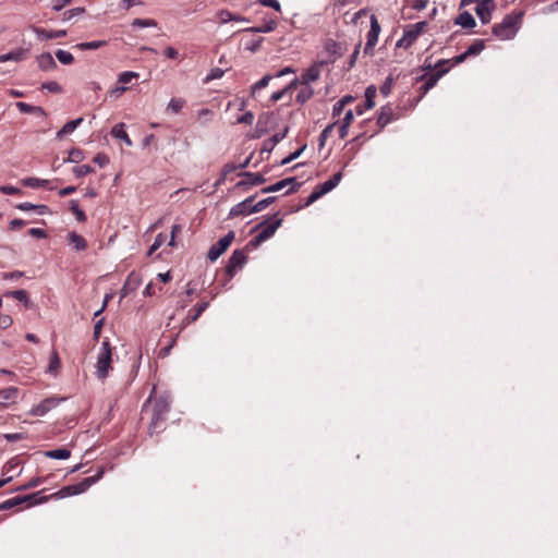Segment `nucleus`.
Instances as JSON below:
<instances>
[{
    "mask_svg": "<svg viewBox=\"0 0 558 558\" xmlns=\"http://www.w3.org/2000/svg\"><path fill=\"white\" fill-rule=\"evenodd\" d=\"M522 16V12L507 14L499 24L494 25L493 35L500 40L512 39L521 26Z\"/></svg>",
    "mask_w": 558,
    "mask_h": 558,
    "instance_id": "nucleus-1",
    "label": "nucleus"
},
{
    "mask_svg": "<svg viewBox=\"0 0 558 558\" xmlns=\"http://www.w3.org/2000/svg\"><path fill=\"white\" fill-rule=\"evenodd\" d=\"M282 218L279 213L272 215L269 219L258 223L253 231L259 230V232L250 241V244L254 247L259 246L263 242L270 239L277 229L281 226Z\"/></svg>",
    "mask_w": 558,
    "mask_h": 558,
    "instance_id": "nucleus-2",
    "label": "nucleus"
},
{
    "mask_svg": "<svg viewBox=\"0 0 558 558\" xmlns=\"http://www.w3.org/2000/svg\"><path fill=\"white\" fill-rule=\"evenodd\" d=\"M171 397L168 393L160 395L154 401L149 433L153 434L159 428V424L167 420L170 411Z\"/></svg>",
    "mask_w": 558,
    "mask_h": 558,
    "instance_id": "nucleus-3",
    "label": "nucleus"
},
{
    "mask_svg": "<svg viewBox=\"0 0 558 558\" xmlns=\"http://www.w3.org/2000/svg\"><path fill=\"white\" fill-rule=\"evenodd\" d=\"M112 350L109 341L101 343L96 362V376L99 380H105L111 369Z\"/></svg>",
    "mask_w": 558,
    "mask_h": 558,
    "instance_id": "nucleus-4",
    "label": "nucleus"
},
{
    "mask_svg": "<svg viewBox=\"0 0 558 558\" xmlns=\"http://www.w3.org/2000/svg\"><path fill=\"white\" fill-rule=\"evenodd\" d=\"M342 173L337 172L335 173L330 179L325 181L324 183L317 185L313 192L307 196L305 206H310L317 199H319L322 196L327 194L328 192L332 191L341 181Z\"/></svg>",
    "mask_w": 558,
    "mask_h": 558,
    "instance_id": "nucleus-5",
    "label": "nucleus"
},
{
    "mask_svg": "<svg viewBox=\"0 0 558 558\" xmlns=\"http://www.w3.org/2000/svg\"><path fill=\"white\" fill-rule=\"evenodd\" d=\"M427 22L425 21L407 26L403 32V36L398 40L397 46L404 48L410 47L418 38V36L425 32Z\"/></svg>",
    "mask_w": 558,
    "mask_h": 558,
    "instance_id": "nucleus-6",
    "label": "nucleus"
},
{
    "mask_svg": "<svg viewBox=\"0 0 558 558\" xmlns=\"http://www.w3.org/2000/svg\"><path fill=\"white\" fill-rule=\"evenodd\" d=\"M448 62H450V61L449 60H439L435 65V69L437 70L436 72L430 73V74H424L421 77V80L423 81V84L421 86V89L423 90V93H427L430 88H433L437 84L439 78L449 71L448 68L441 69V65H444Z\"/></svg>",
    "mask_w": 558,
    "mask_h": 558,
    "instance_id": "nucleus-7",
    "label": "nucleus"
},
{
    "mask_svg": "<svg viewBox=\"0 0 558 558\" xmlns=\"http://www.w3.org/2000/svg\"><path fill=\"white\" fill-rule=\"evenodd\" d=\"M234 231H229L225 236H222L217 243L211 245L207 253V258L211 262L217 260L230 246L232 241L234 240Z\"/></svg>",
    "mask_w": 558,
    "mask_h": 558,
    "instance_id": "nucleus-8",
    "label": "nucleus"
},
{
    "mask_svg": "<svg viewBox=\"0 0 558 558\" xmlns=\"http://www.w3.org/2000/svg\"><path fill=\"white\" fill-rule=\"evenodd\" d=\"M246 259L247 257L244 251L235 250L228 259V263L226 265V274L229 277H233L238 270L242 269V267L246 263Z\"/></svg>",
    "mask_w": 558,
    "mask_h": 558,
    "instance_id": "nucleus-9",
    "label": "nucleus"
},
{
    "mask_svg": "<svg viewBox=\"0 0 558 558\" xmlns=\"http://www.w3.org/2000/svg\"><path fill=\"white\" fill-rule=\"evenodd\" d=\"M333 60L335 59L315 62L301 75L300 78H298L299 83L302 85H310V83L317 81L320 76L322 66L327 62H332Z\"/></svg>",
    "mask_w": 558,
    "mask_h": 558,
    "instance_id": "nucleus-10",
    "label": "nucleus"
},
{
    "mask_svg": "<svg viewBox=\"0 0 558 558\" xmlns=\"http://www.w3.org/2000/svg\"><path fill=\"white\" fill-rule=\"evenodd\" d=\"M485 48V41L483 39H476L469 48L461 54L456 56L450 62H452L453 65L460 64L464 62L469 57H474L480 54Z\"/></svg>",
    "mask_w": 558,
    "mask_h": 558,
    "instance_id": "nucleus-11",
    "label": "nucleus"
},
{
    "mask_svg": "<svg viewBox=\"0 0 558 558\" xmlns=\"http://www.w3.org/2000/svg\"><path fill=\"white\" fill-rule=\"evenodd\" d=\"M380 33V25L378 23L377 17L373 14L371 16V28L367 33V40L364 48L365 53H369L373 51V48L376 46L378 41V36Z\"/></svg>",
    "mask_w": 558,
    "mask_h": 558,
    "instance_id": "nucleus-12",
    "label": "nucleus"
},
{
    "mask_svg": "<svg viewBox=\"0 0 558 558\" xmlns=\"http://www.w3.org/2000/svg\"><path fill=\"white\" fill-rule=\"evenodd\" d=\"M300 186V183L296 182L295 178H286L280 181H278L275 184H271L267 187H264L262 190V193H274L281 191L284 187H289L288 193L296 192Z\"/></svg>",
    "mask_w": 558,
    "mask_h": 558,
    "instance_id": "nucleus-13",
    "label": "nucleus"
},
{
    "mask_svg": "<svg viewBox=\"0 0 558 558\" xmlns=\"http://www.w3.org/2000/svg\"><path fill=\"white\" fill-rule=\"evenodd\" d=\"M494 9V0H481L475 8V13L483 24H487L492 20V12Z\"/></svg>",
    "mask_w": 558,
    "mask_h": 558,
    "instance_id": "nucleus-14",
    "label": "nucleus"
},
{
    "mask_svg": "<svg viewBox=\"0 0 558 558\" xmlns=\"http://www.w3.org/2000/svg\"><path fill=\"white\" fill-rule=\"evenodd\" d=\"M60 400L54 398H47L43 400L37 405L33 407L31 410V414L34 416H44L50 410L56 408L59 404Z\"/></svg>",
    "mask_w": 558,
    "mask_h": 558,
    "instance_id": "nucleus-15",
    "label": "nucleus"
},
{
    "mask_svg": "<svg viewBox=\"0 0 558 558\" xmlns=\"http://www.w3.org/2000/svg\"><path fill=\"white\" fill-rule=\"evenodd\" d=\"M102 475L104 469H99L95 475L85 477L81 482L73 484L75 494L78 495L85 493L92 485L97 483L102 477Z\"/></svg>",
    "mask_w": 558,
    "mask_h": 558,
    "instance_id": "nucleus-16",
    "label": "nucleus"
},
{
    "mask_svg": "<svg viewBox=\"0 0 558 558\" xmlns=\"http://www.w3.org/2000/svg\"><path fill=\"white\" fill-rule=\"evenodd\" d=\"M242 175L244 179L236 183V187L259 185L266 182L265 177L260 173L244 172Z\"/></svg>",
    "mask_w": 558,
    "mask_h": 558,
    "instance_id": "nucleus-17",
    "label": "nucleus"
},
{
    "mask_svg": "<svg viewBox=\"0 0 558 558\" xmlns=\"http://www.w3.org/2000/svg\"><path fill=\"white\" fill-rule=\"evenodd\" d=\"M208 302H203L196 305L195 313L189 312L186 317L181 323L180 331H182L189 324L196 322L203 312L208 307Z\"/></svg>",
    "mask_w": 558,
    "mask_h": 558,
    "instance_id": "nucleus-18",
    "label": "nucleus"
},
{
    "mask_svg": "<svg viewBox=\"0 0 558 558\" xmlns=\"http://www.w3.org/2000/svg\"><path fill=\"white\" fill-rule=\"evenodd\" d=\"M395 119L393 109L390 105L383 106L377 118V124L383 130L388 123Z\"/></svg>",
    "mask_w": 558,
    "mask_h": 558,
    "instance_id": "nucleus-19",
    "label": "nucleus"
},
{
    "mask_svg": "<svg viewBox=\"0 0 558 558\" xmlns=\"http://www.w3.org/2000/svg\"><path fill=\"white\" fill-rule=\"evenodd\" d=\"M38 68L43 71H50L57 68V63L49 52H44L37 57Z\"/></svg>",
    "mask_w": 558,
    "mask_h": 558,
    "instance_id": "nucleus-20",
    "label": "nucleus"
},
{
    "mask_svg": "<svg viewBox=\"0 0 558 558\" xmlns=\"http://www.w3.org/2000/svg\"><path fill=\"white\" fill-rule=\"evenodd\" d=\"M34 32L39 39H45V40L62 38V37L66 36V31H64V29L46 31L44 28L36 27V28H34Z\"/></svg>",
    "mask_w": 558,
    "mask_h": 558,
    "instance_id": "nucleus-21",
    "label": "nucleus"
},
{
    "mask_svg": "<svg viewBox=\"0 0 558 558\" xmlns=\"http://www.w3.org/2000/svg\"><path fill=\"white\" fill-rule=\"evenodd\" d=\"M19 396V389L16 387H8L0 390V404L8 405L11 402H15Z\"/></svg>",
    "mask_w": 558,
    "mask_h": 558,
    "instance_id": "nucleus-22",
    "label": "nucleus"
},
{
    "mask_svg": "<svg viewBox=\"0 0 558 558\" xmlns=\"http://www.w3.org/2000/svg\"><path fill=\"white\" fill-rule=\"evenodd\" d=\"M25 58H26V50L23 48H19V49L10 51L8 53L1 54L0 63H4L8 61L20 62V61L24 60Z\"/></svg>",
    "mask_w": 558,
    "mask_h": 558,
    "instance_id": "nucleus-23",
    "label": "nucleus"
},
{
    "mask_svg": "<svg viewBox=\"0 0 558 558\" xmlns=\"http://www.w3.org/2000/svg\"><path fill=\"white\" fill-rule=\"evenodd\" d=\"M254 197L251 196L243 202L236 204L233 206L230 210L231 216H240V215H250L248 210L252 208L251 203L253 202Z\"/></svg>",
    "mask_w": 558,
    "mask_h": 558,
    "instance_id": "nucleus-24",
    "label": "nucleus"
},
{
    "mask_svg": "<svg viewBox=\"0 0 558 558\" xmlns=\"http://www.w3.org/2000/svg\"><path fill=\"white\" fill-rule=\"evenodd\" d=\"M68 239L73 248L77 252L83 251L87 247L86 240L75 231H72L68 234Z\"/></svg>",
    "mask_w": 558,
    "mask_h": 558,
    "instance_id": "nucleus-25",
    "label": "nucleus"
},
{
    "mask_svg": "<svg viewBox=\"0 0 558 558\" xmlns=\"http://www.w3.org/2000/svg\"><path fill=\"white\" fill-rule=\"evenodd\" d=\"M111 135L123 141L128 146H132L133 143L129 137L128 133L124 130V123H118L111 129Z\"/></svg>",
    "mask_w": 558,
    "mask_h": 558,
    "instance_id": "nucleus-26",
    "label": "nucleus"
},
{
    "mask_svg": "<svg viewBox=\"0 0 558 558\" xmlns=\"http://www.w3.org/2000/svg\"><path fill=\"white\" fill-rule=\"evenodd\" d=\"M83 122V118H77L75 120H71L69 122H66L62 129H60L56 136L58 140H61L64 135H68V134H71L72 132H74V130L81 125V123Z\"/></svg>",
    "mask_w": 558,
    "mask_h": 558,
    "instance_id": "nucleus-27",
    "label": "nucleus"
},
{
    "mask_svg": "<svg viewBox=\"0 0 558 558\" xmlns=\"http://www.w3.org/2000/svg\"><path fill=\"white\" fill-rule=\"evenodd\" d=\"M456 24L462 26L463 28H472L476 23L472 14L468 11H464L457 16Z\"/></svg>",
    "mask_w": 558,
    "mask_h": 558,
    "instance_id": "nucleus-28",
    "label": "nucleus"
},
{
    "mask_svg": "<svg viewBox=\"0 0 558 558\" xmlns=\"http://www.w3.org/2000/svg\"><path fill=\"white\" fill-rule=\"evenodd\" d=\"M41 492H38V493H33V494H29V495H25V496H22V498H25V504L27 505V507H32L34 505H39V504H43V502H46L50 499L49 496H39Z\"/></svg>",
    "mask_w": 558,
    "mask_h": 558,
    "instance_id": "nucleus-29",
    "label": "nucleus"
},
{
    "mask_svg": "<svg viewBox=\"0 0 558 558\" xmlns=\"http://www.w3.org/2000/svg\"><path fill=\"white\" fill-rule=\"evenodd\" d=\"M276 27H277V22L275 20H270L262 26L247 27V28H244L243 31L250 32V33H270V32L275 31Z\"/></svg>",
    "mask_w": 558,
    "mask_h": 558,
    "instance_id": "nucleus-30",
    "label": "nucleus"
},
{
    "mask_svg": "<svg viewBox=\"0 0 558 558\" xmlns=\"http://www.w3.org/2000/svg\"><path fill=\"white\" fill-rule=\"evenodd\" d=\"M45 456L50 459L65 460L71 457V451L66 448H59V449L46 451Z\"/></svg>",
    "mask_w": 558,
    "mask_h": 558,
    "instance_id": "nucleus-31",
    "label": "nucleus"
},
{
    "mask_svg": "<svg viewBox=\"0 0 558 558\" xmlns=\"http://www.w3.org/2000/svg\"><path fill=\"white\" fill-rule=\"evenodd\" d=\"M25 498H22V496H15L13 498L7 499L3 502L0 504V511L10 510L17 506L24 505Z\"/></svg>",
    "mask_w": 558,
    "mask_h": 558,
    "instance_id": "nucleus-32",
    "label": "nucleus"
},
{
    "mask_svg": "<svg viewBox=\"0 0 558 558\" xmlns=\"http://www.w3.org/2000/svg\"><path fill=\"white\" fill-rule=\"evenodd\" d=\"M15 106L22 113H45L41 107L33 106L23 101H17Z\"/></svg>",
    "mask_w": 558,
    "mask_h": 558,
    "instance_id": "nucleus-33",
    "label": "nucleus"
},
{
    "mask_svg": "<svg viewBox=\"0 0 558 558\" xmlns=\"http://www.w3.org/2000/svg\"><path fill=\"white\" fill-rule=\"evenodd\" d=\"M107 45V41L106 40H94V41H85V43H80L75 46L76 49L78 50H96L98 48H101L104 46Z\"/></svg>",
    "mask_w": 558,
    "mask_h": 558,
    "instance_id": "nucleus-34",
    "label": "nucleus"
},
{
    "mask_svg": "<svg viewBox=\"0 0 558 558\" xmlns=\"http://www.w3.org/2000/svg\"><path fill=\"white\" fill-rule=\"evenodd\" d=\"M325 50L332 56H341L343 53L342 45L332 39L325 43Z\"/></svg>",
    "mask_w": 558,
    "mask_h": 558,
    "instance_id": "nucleus-35",
    "label": "nucleus"
},
{
    "mask_svg": "<svg viewBox=\"0 0 558 558\" xmlns=\"http://www.w3.org/2000/svg\"><path fill=\"white\" fill-rule=\"evenodd\" d=\"M376 94H377V88L376 86L374 85H369L366 89H365V108L366 109H372L374 108L375 106V97H376Z\"/></svg>",
    "mask_w": 558,
    "mask_h": 558,
    "instance_id": "nucleus-36",
    "label": "nucleus"
},
{
    "mask_svg": "<svg viewBox=\"0 0 558 558\" xmlns=\"http://www.w3.org/2000/svg\"><path fill=\"white\" fill-rule=\"evenodd\" d=\"M275 199H276L275 196H269V197H266L264 199H260L255 205H253L252 208H250L248 214H254V213H258V211L264 210L270 204H272L275 202Z\"/></svg>",
    "mask_w": 558,
    "mask_h": 558,
    "instance_id": "nucleus-37",
    "label": "nucleus"
},
{
    "mask_svg": "<svg viewBox=\"0 0 558 558\" xmlns=\"http://www.w3.org/2000/svg\"><path fill=\"white\" fill-rule=\"evenodd\" d=\"M314 95V90L310 85H304L303 88L300 89L295 99L300 104H304L310 100Z\"/></svg>",
    "mask_w": 558,
    "mask_h": 558,
    "instance_id": "nucleus-38",
    "label": "nucleus"
},
{
    "mask_svg": "<svg viewBox=\"0 0 558 558\" xmlns=\"http://www.w3.org/2000/svg\"><path fill=\"white\" fill-rule=\"evenodd\" d=\"M298 84H299V80L294 78L288 86H286L281 90L275 92L271 95V100L272 101H279L280 99H282L284 97V95L287 93H289L291 89L295 88Z\"/></svg>",
    "mask_w": 558,
    "mask_h": 558,
    "instance_id": "nucleus-39",
    "label": "nucleus"
},
{
    "mask_svg": "<svg viewBox=\"0 0 558 558\" xmlns=\"http://www.w3.org/2000/svg\"><path fill=\"white\" fill-rule=\"evenodd\" d=\"M49 181L44 179H37V178H26L23 180V185L32 187V189H38V187H46L48 185Z\"/></svg>",
    "mask_w": 558,
    "mask_h": 558,
    "instance_id": "nucleus-40",
    "label": "nucleus"
},
{
    "mask_svg": "<svg viewBox=\"0 0 558 558\" xmlns=\"http://www.w3.org/2000/svg\"><path fill=\"white\" fill-rule=\"evenodd\" d=\"M70 208H71L72 213L75 215V218L77 221H80V222L86 221V215H85L84 210L80 207L77 201L72 199L70 202Z\"/></svg>",
    "mask_w": 558,
    "mask_h": 558,
    "instance_id": "nucleus-41",
    "label": "nucleus"
},
{
    "mask_svg": "<svg viewBox=\"0 0 558 558\" xmlns=\"http://www.w3.org/2000/svg\"><path fill=\"white\" fill-rule=\"evenodd\" d=\"M56 58L58 59V61L62 64H71L73 63L74 61V57L71 52L66 51V50H62V49H58L56 51Z\"/></svg>",
    "mask_w": 558,
    "mask_h": 558,
    "instance_id": "nucleus-42",
    "label": "nucleus"
},
{
    "mask_svg": "<svg viewBox=\"0 0 558 558\" xmlns=\"http://www.w3.org/2000/svg\"><path fill=\"white\" fill-rule=\"evenodd\" d=\"M85 13V9L83 7L73 8L70 10H66L62 14V21H71L73 17L82 15Z\"/></svg>",
    "mask_w": 558,
    "mask_h": 558,
    "instance_id": "nucleus-43",
    "label": "nucleus"
},
{
    "mask_svg": "<svg viewBox=\"0 0 558 558\" xmlns=\"http://www.w3.org/2000/svg\"><path fill=\"white\" fill-rule=\"evenodd\" d=\"M393 83H395V77L392 74L388 75L385 80V82L383 83V85L380 86L379 88V92L380 94L384 96V97H387L390 93H391V89H392V86H393Z\"/></svg>",
    "mask_w": 558,
    "mask_h": 558,
    "instance_id": "nucleus-44",
    "label": "nucleus"
},
{
    "mask_svg": "<svg viewBox=\"0 0 558 558\" xmlns=\"http://www.w3.org/2000/svg\"><path fill=\"white\" fill-rule=\"evenodd\" d=\"M74 495H76V494H75V489H74L73 485H68V486L62 487L57 493L50 495L49 497L50 498H65L69 496H74Z\"/></svg>",
    "mask_w": 558,
    "mask_h": 558,
    "instance_id": "nucleus-45",
    "label": "nucleus"
},
{
    "mask_svg": "<svg viewBox=\"0 0 558 558\" xmlns=\"http://www.w3.org/2000/svg\"><path fill=\"white\" fill-rule=\"evenodd\" d=\"M44 482V478L43 477H34L32 478L31 481H28L27 483L16 487L13 492H23V490H27V489H31V488H34V487H37L38 485H40L41 483Z\"/></svg>",
    "mask_w": 558,
    "mask_h": 558,
    "instance_id": "nucleus-46",
    "label": "nucleus"
},
{
    "mask_svg": "<svg viewBox=\"0 0 558 558\" xmlns=\"http://www.w3.org/2000/svg\"><path fill=\"white\" fill-rule=\"evenodd\" d=\"M185 105V100L182 98H172L168 104V109L173 113H179Z\"/></svg>",
    "mask_w": 558,
    "mask_h": 558,
    "instance_id": "nucleus-47",
    "label": "nucleus"
},
{
    "mask_svg": "<svg viewBox=\"0 0 558 558\" xmlns=\"http://www.w3.org/2000/svg\"><path fill=\"white\" fill-rule=\"evenodd\" d=\"M157 22L153 19H135L132 22L134 27H157Z\"/></svg>",
    "mask_w": 558,
    "mask_h": 558,
    "instance_id": "nucleus-48",
    "label": "nucleus"
},
{
    "mask_svg": "<svg viewBox=\"0 0 558 558\" xmlns=\"http://www.w3.org/2000/svg\"><path fill=\"white\" fill-rule=\"evenodd\" d=\"M271 78H272V76H271V75H269V74H267V75L263 76L258 82H256V83L252 86V90H251V92H252V95L254 96V95H255V93H256L257 90H260V89L265 88V87L269 84V82L271 81Z\"/></svg>",
    "mask_w": 558,
    "mask_h": 558,
    "instance_id": "nucleus-49",
    "label": "nucleus"
},
{
    "mask_svg": "<svg viewBox=\"0 0 558 558\" xmlns=\"http://www.w3.org/2000/svg\"><path fill=\"white\" fill-rule=\"evenodd\" d=\"M60 365H61V361L58 355V352L56 350H53L50 355L48 372H50V373L56 372L58 368H60Z\"/></svg>",
    "mask_w": 558,
    "mask_h": 558,
    "instance_id": "nucleus-50",
    "label": "nucleus"
},
{
    "mask_svg": "<svg viewBox=\"0 0 558 558\" xmlns=\"http://www.w3.org/2000/svg\"><path fill=\"white\" fill-rule=\"evenodd\" d=\"M41 88L54 94H60L62 92L61 85L56 81L43 83Z\"/></svg>",
    "mask_w": 558,
    "mask_h": 558,
    "instance_id": "nucleus-51",
    "label": "nucleus"
},
{
    "mask_svg": "<svg viewBox=\"0 0 558 558\" xmlns=\"http://www.w3.org/2000/svg\"><path fill=\"white\" fill-rule=\"evenodd\" d=\"M5 295L7 296H12V298H14L15 300H17L20 302H24V303L28 302V295H27V292L25 290H14V291H11V292H7Z\"/></svg>",
    "mask_w": 558,
    "mask_h": 558,
    "instance_id": "nucleus-52",
    "label": "nucleus"
},
{
    "mask_svg": "<svg viewBox=\"0 0 558 558\" xmlns=\"http://www.w3.org/2000/svg\"><path fill=\"white\" fill-rule=\"evenodd\" d=\"M136 77H138V73L132 72V71H125V72H122L119 74L118 81L121 84H128L133 78H136Z\"/></svg>",
    "mask_w": 558,
    "mask_h": 558,
    "instance_id": "nucleus-53",
    "label": "nucleus"
},
{
    "mask_svg": "<svg viewBox=\"0 0 558 558\" xmlns=\"http://www.w3.org/2000/svg\"><path fill=\"white\" fill-rule=\"evenodd\" d=\"M263 40H264L263 37L253 38L245 43V49L248 51L255 52L259 49Z\"/></svg>",
    "mask_w": 558,
    "mask_h": 558,
    "instance_id": "nucleus-54",
    "label": "nucleus"
},
{
    "mask_svg": "<svg viewBox=\"0 0 558 558\" xmlns=\"http://www.w3.org/2000/svg\"><path fill=\"white\" fill-rule=\"evenodd\" d=\"M94 172V169L88 165H82L73 168V173L80 178Z\"/></svg>",
    "mask_w": 558,
    "mask_h": 558,
    "instance_id": "nucleus-55",
    "label": "nucleus"
},
{
    "mask_svg": "<svg viewBox=\"0 0 558 558\" xmlns=\"http://www.w3.org/2000/svg\"><path fill=\"white\" fill-rule=\"evenodd\" d=\"M84 158L83 156V151L78 148H73L69 151V158H68V161L70 162H80L82 161Z\"/></svg>",
    "mask_w": 558,
    "mask_h": 558,
    "instance_id": "nucleus-56",
    "label": "nucleus"
},
{
    "mask_svg": "<svg viewBox=\"0 0 558 558\" xmlns=\"http://www.w3.org/2000/svg\"><path fill=\"white\" fill-rule=\"evenodd\" d=\"M336 123L327 125L319 134V147L323 148Z\"/></svg>",
    "mask_w": 558,
    "mask_h": 558,
    "instance_id": "nucleus-57",
    "label": "nucleus"
},
{
    "mask_svg": "<svg viewBox=\"0 0 558 558\" xmlns=\"http://www.w3.org/2000/svg\"><path fill=\"white\" fill-rule=\"evenodd\" d=\"M166 241V235L162 233H159L156 235L154 243L151 244L148 254H153L155 251H157Z\"/></svg>",
    "mask_w": 558,
    "mask_h": 558,
    "instance_id": "nucleus-58",
    "label": "nucleus"
},
{
    "mask_svg": "<svg viewBox=\"0 0 558 558\" xmlns=\"http://www.w3.org/2000/svg\"><path fill=\"white\" fill-rule=\"evenodd\" d=\"M223 73V70L219 68L211 69L210 72L205 77V83L222 77Z\"/></svg>",
    "mask_w": 558,
    "mask_h": 558,
    "instance_id": "nucleus-59",
    "label": "nucleus"
},
{
    "mask_svg": "<svg viewBox=\"0 0 558 558\" xmlns=\"http://www.w3.org/2000/svg\"><path fill=\"white\" fill-rule=\"evenodd\" d=\"M218 17L221 23H228V22L233 21L234 14L232 12H230L229 10H220L218 12Z\"/></svg>",
    "mask_w": 558,
    "mask_h": 558,
    "instance_id": "nucleus-60",
    "label": "nucleus"
},
{
    "mask_svg": "<svg viewBox=\"0 0 558 558\" xmlns=\"http://www.w3.org/2000/svg\"><path fill=\"white\" fill-rule=\"evenodd\" d=\"M0 192L5 195H16L20 194L22 191L21 189L12 185H2L0 186Z\"/></svg>",
    "mask_w": 558,
    "mask_h": 558,
    "instance_id": "nucleus-61",
    "label": "nucleus"
},
{
    "mask_svg": "<svg viewBox=\"0 0 558 558\" xmlns=\"http://www.w3.org/2000/svg\"><path fill=\"white\" fill-rule=\"evenodd\" d=\"M94 162L104 168L109 163V157L106 154L99 153L94 157Z\"/></svg>",
    "mask_w": 558,
    "mask_h": 558,
    "instance_id": "nucleus-62",
    "label": "nucleus"
},
{
    "mask_svg": "<svg viewBox=\"0 0 558 558\" xmlns=\"http://www.w3.org/2000/svg\"><path fill=\"white\" fill-rule=\"evenodd\" d=\"M258 2L264 7L276 10L277 12L281 11V5L278 0H258Z\"/></svg>",
    "mask_w": 558,
    "mask_h": 558,
    "instance_id": "nucleus-63",
    "label": "nucleus"
},
{
    "mask_svg": "<svg viewBox=\"0 0 558 558\" xmlns=\"http://www.w3.org/2000/svg\"><path fill=\"white\" fill-rule=\"evenodd\" d=\"M254 121V114L251 111L245 112L241 117L236 119L238 123L248 124L251 125Z\"/></svg>",
    "mask_w": 558,
    "mask_h": 558,
    "instance_id": "nucleus-64",
    "label": "nucleus"
}]
</instances>
